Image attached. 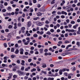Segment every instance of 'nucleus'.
<instances>
[{
  "instance_id": "f257e3e1",
  "label": "nucleus",
  "mask_w": 80,
  "mask_h": 80,
  "mask_svg": "<svg viewBox=\"0 0 80 80\" xmlns=\"http://www.w3.org/2000/svg\"><path fill=\"white\" fill-rule=\"evenodd\" d=\"M16 72L18 74L19 76H22L24 75V72H22L20 70H18Z\"/></svg>"
},
{
  "instance_id": "f03ea898",
  "label": "nucleus",
  "mask_w": 80,
  "mask_h": 80,
  "mask_svg": "<svg viewBox=\"0 0 80 80\" xmlns=\"http://www.w3.org/2000/svg\"><path fill=\"white\" fill-rule=\"evenodd\" d=\"M26 40L28 41L24 43V45H28V43H30V38L27 37L26 38Z\"/></svg>"
},
{
  "instance_id": "7ed1b4c3",
  "label": "nucleus",
  "mask_w": 80,
  "mask_h": 80,
  "mask_svg": "<svg viewBox=\"0 0 80 80\" xmlns=\"http://www.w3.org/2000/svg\"><path fill=\"white\" fill-rule=\"evenodd\" d=\"M36 25L38 26H42V25H43V24H42V22L39 21H37L36 22Z\"/></svg>"
},
{
  "instance_id": "20e7f679",
  "label": "nucleus",
  "mask_w": 80,
  "mask_h": 80,
  "mask_svg": "<svg viewBox=\"0 0 80 80\" xmlns=\"http://www.w3.org/2000/svg\"><path fill=\"white\" fill-rule=\"evenodd\" d=\"M1 39H0V40H7V39L5 38V37L2 35L1 36Z\"/></svg>"
},
{
  "instance_id": "39448f33",
  "label": "nucleus",
  "mask_w": 80,
  "mask_h": 80,
  "mask_svg": "<svg viewBox=\"0 0 80 80\" xmlns=\"http://www.w3.org/2000/svg\"><path fill=\"white\" fill-rule=\"evenodd\" d=\"M37 15L38 17H40L42 15V13L40 12H38L37 13Z\"/></svg>"
},
{
  "instance_id": "423d86ee",
  "label": "nucleus",
  "mask_w": 80,
  "mask_h": 80,
  "mask_svg": "<svg viewBox=\"0 0 80 80\" xmlns=\"http://www.w3.org/2000/svg\"><path fill=\"white\" fill-rule=\"evenodd\" d=\"M32 23H31V22L29 21L28 22V27L29 28L30 26H31V25Z\"/></svg>"
},
{
  "instance_id": "0eeeda50",
  "label": "nucleus",
  "mask_w": 80,
  "mask_h": 80,
  "mask_svg": "<svg viewBox=\"0 0 80 80\" xmlns=\"http://www.w3.org/2000/svg\"><path fill=\"white\" fill-rule=\"evenodd\" d=\"M22 62L21 63V65H22V66H24V65H25V61L23 60H22Z\"/></svg>"
},
{
  "instance_id": "6e6552de",
  "label": "nucleus",
  "mask_w": 80,
  "mask_h": 80,
  "mask_svg": "<svg viewBox=\"0 0 80 80\" xmlns=\"http://www.w3.org/2000/svg\"><path fill=\"white\" fill-rule=\"evenodd\" d=\"M7 10H8L9 12H10L11 11V10H12V8L11 7H9L8 8H7Z\"/></svg>"
},
{
  "instance_id": "1a4fd4ad",
  "label": "nucleus",
  "mask_w": 80,
  "mask_h": 80,
  "mask_svg": "<svg viewBox=\"0 0 80 80\" xmlns=\"http://www.w3.org/2000/svg\"><path fill=\"white\" fill-rule=\"evenodd\" d=\"M61 14H62V15L65 14L66 15H67V12L64 11H62L61 12Z\"/></svg>"
},
{
  "instance_id": "9d476101",
  "label": "nucleus",
  "mask_w": 80,
  "mask_h": 80,
  "mask_svg": "<svg viewBox=\"0 0 80 80\" xmlns=\"http://www.w3.org/2000/svg\"><path fill=\"white\" fill-rule=\"evenodd\" d=\"M29 5H30V6H32V5H33V4L32 2V0H29Z\"/></svg>"
},
{
  "instance_id": "9b49d317",
  "label": "nucleus",
  "mask_w": 80,
  "mask_h": 80,
  "mask_svg": "<svg viewBox=\"0 0 80 80\" xmlns=\"http://www.w3.org/2000/svg\"><path fill=\"white\" fill-rule=\"evenodd\" d=\"M43 48L40 49L39 50V51L40 53H43Z\"/></svg>"
},
{
  "instance_id": "f8f14e48",
  "label": "nucleus",
  "mask_w": 80,
  "mask_h": 80,
  "mask_svg": "<svg viewBox=\"0 0 80 80\" xmlns=\"http://www.w3.org/2000/svg\"><path fill=\"white\" fill-rule=\"evenodd\" d=\"M70 8H71V5H69V6L66 7V10H67V9H70Z\"/></svg>"
},
{
  "instance_id": "ddd939ff",
  "label": "nucleus",
  "mask_w": 80,
  "mask_h": 80,
  "mask_svg": "<svg viewBox=\"0 0 80 80\" xmlns=\"http://www.w3.org/2000/svg\"><path fill=\"white\" fill-rule=\"evenodd\" d=\"M28 58V56H22V58L23 59H25V58Z\"/></svg>"
},
{
  "instance_id": "4468645a",
  "label": "nucleus",
  "mask_w": 80,
  "mask_h": 80,
  "mask_svg": "<svg viewBox=\"0 0 80 80\" xmlns=\"http://www.w3.org/2000/svg\"><path fill=\"white\" fill-rule=\"evenodd\" d=\"M19 52V50H18V49H16L15 51V53L16 54H18V53Z\"/></svg>"
},
{
  "instance_id": "2eb2a0df",
  "label": "nucleus",
  "mask_w": 80,
  "mask_h": 80,
  "mask_svg": "<svg viewBox=\"0 0 80 80\" xmlns=\"http://www.w3.org/2000/svg\"><path fill=\"white\" fill-rule=\"evenodd\" d=\"M49 50L50 51H51L52 52H54V50L53 49H52V48H50L49 49Z\"/></svg>"
},
{
  "instance_id": "dca6fc26",
  "label": "nucleus",
  "mask_w": 80,
  "mask_h": 80,
  "mask_svg": "<svg viewBox=\"0 0 80 80\" xmlns=\"http://www.w3.org/2000/svg\"><path fill=\"white\" fill-rule=\"evenodd\" d=\"M59 73L60 75H62V69H60L59 70Z\"/></svg>"
},
{
  "instance_id": "f3484780",
  "label": "nucleus",
  "mask_w": 80,
  "mask_h": 80,
  "mask_svg": "<svg viewBox=\"0 0 80 80\" xmlns=\"http://www.w3.org/2000/svg\"><path fill=\"white\" fill-rule=\"evenodd\" d=\"M40 18L38 17H37V18H33V20H37L38 19H39Z\"/></svg>"
},
{
  "instance_id": "a211bd4d",
  "label": "nucleus",
  "mask_w": 80,
  "mask_h": 80,
  "mask_svg": "<svg viewBox=\"0 0 80 80\" xmlns=\"http://www.w3.org/2000/svg\"><path fill=\"white\" fill-rule=\"evenodd\" d=\"M39 68H40V67H39V66H37V70L38 72H40V71L41 70V69H40Z\"/></svg>"
},
{
  "instance_id": "6ab92c4d",
  "label": "nucleus",
  "mask_w": 80,
  "mask_h": 80,
  "mask_svg": "<svg viewBox=\"0 0 80 80\" xmlns=\"http://www.w3.org/2000/svg\"><path fill=\"white\" fill-rule=\"evenodd\" d=\"M8 37L9 38H12V37L11 36V35L10 34V33L8 34Z\"/></svg>"
},
{
  "instance_id": "aec40b11",
  "label": "nucleus",
  "mask_w": 80,
  "mask_h": 80,
  "mask_svg": "<svg viewBox=\"0 0 80 80\" xmlns=\"http://www.w3.org/2000/svg\"><path fill=\"white\" fill-rule=\"evenodd\" d=\"M24 69H25V67H24V66H22L21 67V70L22 71H23V70H24Z\"/></svg>"
},
{
  "instance_id": "412c9836",
  "label": "nucleus",
  "mask_w": 80,
  "mask_h": 80,
  "mask_svg": "<svg viewBox=\"0 0 80 80\" xmlns=\"http://www.w3.org/2000/svg\"><path fill=\"white\" fill-rule=\"evenodd\" d=\"M48 80H54V78H51L50 77H49L48 78Z\"/></svg>"
},
{
  "instance_id": "4be33fe9",
  "label": "nucleus",
  "mask_w": 80,
  "mask_h": 80,
  "mask_svg": "<svg viewBox=\"0 0 80 80\" xmlns=\"http://www.w3.org/2000/svg\"><path fill=\"white\" fill-rule=\"evenodd\" d=\"M64 43H70V42H69V41H68V40H66L64 41Z\"/></svg>"
},
{
  "instance_id": "5701e85b",
  "label": "nucleus",
  "mask_w": 80,
  "mask_h": 80,
  "mask_svg": "<svg viewBox=\"0 0 80 80\" xmlns=\"http://www.w3.org/2000/svg\"><path fill=\"white\" fill-rule=\"evenodd\" d=\"M33 37H34V38H36V37H38V35L36 34H34Z\"/></svg>"
},
{
  "instance_id": "b1692460",
  "label": "nucleus",
  "mask_w": 80,
  "mask_h": 80,
  "mask_svg": "<svg viewBox=\"0 0 80 80\" xmlns=\"http://www.w3.org/2000/svg\"><path fill=\"white\" fill-rule=\"evenodd\" d=\"M34 71H36V68H34L31 70V72H33Z\"/></svg>"
},
{
  "instance_id": "393cba45",
  "label": "nucleus",
  "mask_w": 80,
  "mask_h": 80,
  "mask_svg": "<svg viewBox=\"0 0 80 80\" xmlns=\"http://www.w3.org/2000/svg\"><path fill=\"white\" fill-rule=\"evenodd\" d=\"M16 57V56H15V55H11V58H14V57Z\"/></svg>"
},
{
  "instance_id": "a878e982",
  "label": "nucleus",
  "mask_w": 80,
  "mask_h": 80,
  "mask_svg": "<svg viewBox=\"0 0 80 80\" xmlns=\"http://www.w3.org/2000/svg\"><path fill=\"white\" fill-rule=\"evenodd\" d=\"M17 25L18 27H21V26H22V24L20 23H18L17 24Z\"/></svg>"
},
{
  "instance_id": "bb28decb",
  "label": "nucleus",
  "mask_w": 80,
  "mask_h": 80,
  "mask_svg": "<svg viewBox=\"0 0 80 80\" xmlns=\"http://www.w3.org/2000/svg\"><path fill=\"white\" fill-rule=\"evenodd\" d=\"M21 30H25V28L24 27H22L21 28Z\"/></svg>"
},
{
  "instance_id": "cd10ccee",
  "label": "nucleus",
  "mask_w": 80,
  "mask_h": 80,
  "mask_svg": "<svg viewBox=\"0 0 80 80\" xmlns=\"http://www.w3.org/2000/svg\"><path fill=\"white\" fill-rule=\"evenodd\" d=\"M68 73L67 72H64L63 73L64 75H65L66 77H67Z\"/></svg>"
},
{
  "instance_id": "c85d7f7f",
  "label": "nucleus",
  "mask_w": 80,
  "mask_h": 80,
  "mask_svg": "<svg viewBox=\"0 0 80 80\" xmlns=\"http://www.w3.org/2000/svg\"><path fill=\"white\" fill-rule=\"evenodd\" d=\"M77 45L78 47H80V42H77Z\"/></svg>"
},
{
  "instance_id": "c756f323",
  "label": "nucleus",
  "mask_w": 80,
  "mask_h": 80,
  "mask_svg": "<svg viewBox=\"0 0 80 80\" xmlns=\"http://www.w3.org/2000/svg\"><path fill=\"white\" fill-rule=\"evenodd\" d=\"M14 68H15L17 69H18V68H19V66H16L14 67Z\"/></svg>"
},
{
  "instance_id": "7c9ffc66",
  "label": "nucleus",
  "mask_w": 80,
  "mask_h": 80,
  "mask_svg": "<svg viewBox=\"0 0 80 80\" xmlns=\"http://www.w3.org/2000/svg\"><path fill=\"white\" fill-rule=\"evenodd\" d=\"M46 34H48V35H51V32H50L49 31L48 32H46Z\"/></svg>"
},
{
  "instance_id": "2f4dec72",
  "label": "nucleus",
  "mask_w": 80,
  "mask_h": 80,
  "mask_svg": "<svg viewBox=\"0 0 80 80\" xmlns=\"http://www.w3.org/2000/svg\"><path fill=\"white\" fill-rule=\"evenodd\" d=\"M3 5L2 4H0V8H3Z\"/></svg>"
},
{
  "instance_id": "473e14b6",
  "label": "nucleus",
  "mask_w": 80,
  "mask_h": 80,
  "mask_svg": "<svg viewBox=\"0 0 80 80\" xmlns=\"http://www.w3.org/2000/svg\"><path fill=\"white\" fill-rule=\"evenodd\" d=\"M29 10H30L31 12H33V9L32 8H30Z\"/></svg>"
},
{
  "instance_id": "72a5a7b5",
  "label": "nucleus",
  "mask_w": 80,
  "mask_h": 80,
  "mask_svg": "<svg viewBox=\"0 0 80 80\" xmlns=\"http://www.w3.org/2000/svg\"><path fill=\"white\" fill-rule=\"evenodd\" d=\"M42 68H46L47 67V65L46 64L43 65L42 66Z\"/></svg>"
},
{
  "instance_id": "f704fd0d",
  "label": "nucleus",
  "mask_w": 80,
  "mask_h": 80,
  "mask_svg": "<svg viewBox=\"0 0 80 80\" xmlns=\"http://www.w3.org/2000/svg\"><path fill=\"white\" fill-rule=\"evenodd\" d=\"M62 56H65V55H66V53H62Z\"/></svg>"
},
{
  "instance_id": "c9c22d12",
  "label": "nucleus",
  "mask_w": 80,
  "mask_h": 80,
  "mask_svg": "<svg viewBox=\"0 0 80 80\" xmlns=\"http://www.w3.org/2000/svg\"><path fill=\"white\" fill-rule=\"evenodd\" d=\"M4 46L5 47V48H6V47H7V43H4Z\"/></svg>"
},
{
  "instance_id": "e433bc0d",
  "label": "nucleus",
  "mask_w": 80,
  "mask_h": 80,
  "mask_svg": "<svg viewBox=\"0 0 80 80\" xmlns=\"http://www.w3.org/2000/svg\"><path fill=\"white\" fill-rule=\"evenodd\" d=\"M4 5L5 6H7L8 5V3L7 2H5L4 3Z\"/></svg>"
},
{
  "instance_id": "4c0bfd02",
  "label": "nucleus",
  "mask_w": 80,
  "mask_h": 80,
  "mask_svg": "<svg viewBox=\"0 0 80 80\" xmlns=\"http://www.w3.org/2000/svg\"><path fill=\"white\" fill-rule=\"evenodd\" d=\"M50 31L52 33H53V32H54V30H53V29H51Z\"/></svg>"
},
{
  "instance_id": "58836bf2",
  "label": "nucleus",
  "mask_w": 80,
  "mask_h": 80,
  "mask_svg": "<svg viewBox=\"0 0 80 80\" xmlns=\"http://www.w3.org/2000/svg\"><path fill=\"white\" fill-rule=\"evenodd\" d=\"M8 75L10 77H12L13 76V74H12V73H9Z\"/></svg>"
},
{
  "instance_id": "ea45409f",
  "label": "nucleus",
  "mask_w": 80,
  "mask_h": 80,
  "mask_svg": "<svg viewBox=\"0 0 80 80\" xmlns=\"http://www.w3.org/2000/svg\"><path fill=\"white\" fill-rule=\"evenodd\" d=\"M75 23V21H72L71 22V24H74Z\"/></svg>"
},
{
  "instance_id": "a19ab883",
  "label": "nucleus",
  "mask_w": 80,
  "mask_h": 80,
  "mask_svg": "<svg viewBox=\"0 0 80 80\" xmlns=\"http://www.w3.org/2000/svg\"><path fill=\"white\" fill-rule=\"evenodd\" d=\"M17 63H18V64H20V60H17Z\"/></svg>"
},
{
  "instance_id": "79ce46f5",
  "label": "nucleus",
  "mask_w": 80,
  "mask_h": 80,
  "mask_svg": "<svg viewBox=\"0 0 80 80\" xmlns=\"http://www.w3.org/2000/svg\"><path fill=\"white\" fill-rule=\"evenodd\" d=\"M11 52H14V48H12L11 49Z\"/></svg>"
},
{
  "instance_id": "37998d69",
  "label": "nucleus",
  "mask_w": 80,
  "mask_h": 80,
  "mask_svg": "<svg viewBox=\"0 0 80 80\" xmlns=\"http://www.w3.org/2000/svg\"><path fill=\"white\" fill-rule=\"evenodd\" d=\"M33 2V3H37V0H32Z\"/></svg>"
},
{
  "instance_id": "c03bdc74",
  "label": "nucleus",
  "mask_w": 80,
  "mask_h": 80,
  "mask_svg": "<svg viewBox=\"0 0 80 80\" xmlns=\"http://www.w3.org/2000/svg\"><path fill=\"white\" fill-rule=\"evenodd\" d=\"M28 76H25L24 77L25 80H27V79H28Z\"/></svg>"
},
{
  "instance_id": "a18cd8bd",
  "label": "nucleus",
  "mask_w": 80,
  "mask_h": 80,
  "mask_svg": "<svg viewBox=\"0 0 80 80\" xmlns=\"http://www.w3.org/2000/svg\"><path fill=\"white\" fill-rule=\"evenodd\" d=\"M12 71H13V72H15V71H17V69L15 68H14L12 69Z\"/></svg>"
},
{
  "instance_id": "49530a36",
  "label": "nucleus",
  "mask_w": 80,
  "mask_h": 80,
  "mask_svg": "<svg viewBox=\"0 0 80 80\" xmlns=\"http://www.w3.org/2000/svg\"><path fill=\"white\" fill-rule=\"evenodd\" d=\"M45 23L46 24H48L49 23V22L48 20H47L45 21Z\"/></svg>"
},
{
  "instance_id": "de8ad7c7",
  "label": "nucleus",
  "mask_w": 80,
  "mask_h": 80,
  "mask_svg": "<svg viewBox=\"0 0 80 80\" xmlns=\"http://www.w3.org/2000/svg\"><path fill=\"white\" fill-rule=\"evenodd\" d=\"M22 42H23V43H25L26 42V40H25V39H23L22 40Z\"/></svg>"
},
{
  "instance_id": "09e8293b",
  "label": "nucleus",
  "mask_w": 80,
  "mask_h": 80,
  "mask_svg": "<svg viewBox=\"0 0 80 80\" xmlns=\"http://www.w3.org/2000/svg\"><path fill=\"white\" fill-rule=\"evenodd\" d=\"M57 14H58V15H61V14H62V13L61 12L59 11L57 12Z\"/></svg>"
},
{
  "instance_id": "8fccbe9b",
  "label": "nucleus",
  "mask_w": 80,
  "mask_h": 80,
  "mask_svg": "<svg viewBox=\"0 0 80 80\" xmlns=\"http://www.w3.org/2000/svg\"><path fill=\"white\" fill-rule=\"evenodd\" d=\"M16 39H20L21 38L20 36H17L16 38Z\"/></svg>"
},
{
  "instance_id": "3c124183",
  "label": "nucleus",
  "mask_w": 80,
  "mask_h": 80,
  "mask_svg": "<svg viewBox=\"0 0 80 80\" xmlns=\"http://www.w3.org/2000/svg\"><path fill=\"white\" fill-rule=\"evenodd\" d=\"M8 28H12V26L11 25H9L8 26Z\"/></svg>"
},
{
  "instance_id": "603ef678",
  "label": "nucleus",
  "mask_w": 80,
  "mask_h": 80,
  "mask_svg": "<svg viewBox=\"0 0 80 80\" xmlns=\"http://www.w3.org/2000/svg\"><path fill=\"white\" fill-rule=\"evenodd\" d=\"M61 47V48H65V46L64 45H62Z\"/></svg>"
},
{
  "instance_id": "864d4df0",
  "label": "nucleus",
  "mask_w": 80,
  "mask_h": 80,
  "mask_svg": "<svg viewBox=\"0 0 80 80\" xmlns=\"http://www.w3.org/2000/svg\"><path fill=\"white\" fill-rule=\"evenodd\" d=\"M58 43L59 44H62L63 42L62 41H60L58 42Z\"/></svg>"
},
{
  "instance_id": "5fc2aeb1",
  "label": "nucleus",
  "mask_w": 80,
  "mask_h": 80,
  "mask_svg": "<svg viewBox=\"0 0 80 80\" xmlns=\"http://www.w3.org/2000/svg\"><path fill=\"white\" fill-rule=\"evenodd\" d=\"M37 7L38 8H40L41 7V5H40V4H38Z\"/></svg>"
},
{
  "instance_id": "6e6d98bb",
  "label": "nucleus",
  "mask_w": 80,
  "mask_h": 80,
  "mask_svg": "<svg viewBox=\"0 0 80 80\" xmlns=\"http://www.w3.org/2000/svg\"><path fill=\"white\" fill-rule=\"evenodd\" d=\"M13 78H16L17 77V75H14L13 76Z\"/></svg>"
},
{
  "instance_id": "4d7b16f0",
  "label": "nucleus",
  "mask_w": 80,
  "mask_h": 80,
  "mask_svg": "<svg viewBox=\"0 0 80 80\" xmlns=\"http://www.w3.org/2000/svg\"><path fill=\"white\" fill-rule=\"evenodd\" d=\"M44 30L45 31H47V30H48V29H47V28L46 27H44Z\"/></svg>"
},
{
  "instance_id": "13d9d810",
  "label": "nucleus",
  "mask_w": 80,
  "mask_h": 80,
  "mask_svg": "<svg viewBox=\"0 0 80 80\" xmlns=\"http://www.w3.org/2000/svg\"><path fill=\"white\" fill-rule=\"evenodd\" d=\"M20 52H23L24 51L23 49L22 48H21L20 50Z\"/></svg>"
},
{
  "instance_id": "bf43d9fd",
  "label": "nucleus",
  "mask_w": 80,
  "mask_h": 80,
  "mask_svg": "<svg viewBox=\"0 0 80 80\" xmlns=\"http://www.w3.org/2000/svg\"><path fill=\"white\" fill-rule=\"evenodd\" d=\"M30 49H31V50H34V47H31Z\"/></svg>"
},
{
  "instance_id": "052dcab7",
  "label": "nucleus",
  "mask_w": 80,
  "mask_h": 80,
  "mask_svg": "<svg viewBox=\"0 0 80 80\" xmlns=\"http://www.w3.org/2000/svg\"><path fill=\"white\" fill-rule=\"evenodd\" d=\"M65 18V16H64V15H62L61 16V18Z\"/></svg>"
},
{
  "instance_id": "680f3d73",
  "label": "nucleus",
  "mask_w": 80,
  "mask_h": 80,
  "mask_svg": "<svg viewBox=\"0 0 80 80\" xmlns=\"http://www.w3.org/2000/svg\"><path fill=\"white\" fill-rule=\"evenodd\" d=\"M28 62H32V59H28Z\"/></svg>"
},
{
  "instance_id": "e2e57ef3",
  "label": "nucleus",
  "mask_w": 80,
  "mask_h": 80,
  "mask_svg": "<svg viewBox=\"0 0 80 80\" xmlns=\"http://www.w3.org/2000/svg\"><path fill=\"white\" fill-rule=\"evenodd\" d=\"M30 53H31L32 54L33 53V50L30 51Z\"/></svg>"
},
{
  "instance_id": "0e129e2a",
  "label": "nucleus",
  "mask_w": 80,
  "mask_h": 80,
  "mask_svg": "<svg viewBox=\"0 0 80 80\" xmlns=\"http://www.w3.org/2000/svg\"><path fill=\"white\" fill-rule=\"evenodd\" d=\"M5 32H9V30L7 29L5 30Z\"/></svg>"
},
{
  "instance_id": "69168bd1",
  "label": "nucleus",
  "mask_w": 80,
  "mask_h": 80,
  "mask_svg": "<svg viewBox=\"0 0 80 80\" xmlns=\"http://www.w3.org/2000/svg\"><path fill=\"white\" fill-rule=\"evenodd\" d=\"M6 11V10L5 9H3L2 10V12H5Z\"/></svg>"
},
{
  "instance_id": "338daca9",
  "label": "nucleus",
  "mask_w": 80,
  "mask_h": 80,
  "mask_svg": "<svg viewBox=\"0 0 80 80\" xmlns=\"http://www.w3.org/2000/svg\"><path fill=\"white\" fill-rule=\"evenodd\" d=\"M45 20V18H41V21H44V20Z\"/></svg>"
},
{
  "instance_id": "774afa93",
  "label": "nucleus",
  "mask_w": 80,
  "mask_h": 80,
  "mask_svg": "<svg viewBox=\"0 0 80 80\" xmlns=\"http://www.w3.org/2000/svg\"><path fill=\"white\" fill-rule=\"evenodd\" d=\"M77 22L78 23H80V19H78L77 20Z\"/></svg>"
}]
</instances>
